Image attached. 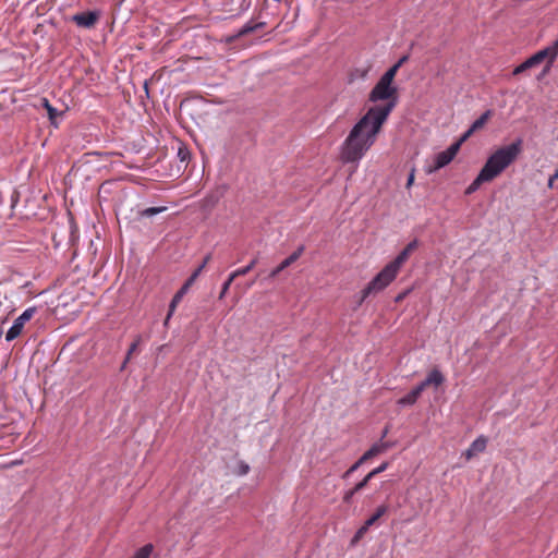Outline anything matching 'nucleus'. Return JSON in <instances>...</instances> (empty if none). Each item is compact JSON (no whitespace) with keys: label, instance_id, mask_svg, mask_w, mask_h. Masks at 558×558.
<instances>
[{"label":"nucleus","instance_id":"14","mask_svg":"<svg viewBox=\"0 0 558 558\" xmlns=\"http://www.w3.org/2000/svg\"><path fill=\"white\" fill-rule=\"evenodd\" d=\"M422 392L423 391L418 389V386H415L409 393L398 400V404L401 407L413 405Z\"/></svg>","mask_w":558,"mask_h":558},{"label":"nucleus","instance_id":"27","mask_svg":"<svg viewBox=\"0 0 558 558\" xmlns=\"http://www.w3.org/2000/svg\"><path fill=\"white\" fill-rule=\"evenodd\" d=\"M236 277H232L231 278V274L229 275L228 279L223 282L222 287H221V291L219 293V299H223L227 294V292L229 291L230 289V286L231 283L233 282V280L235 279Z\"/></svg>","mask_w":558,"mask_h":558},{"label":"nucleus","instance_id":"12","mask_svg":"<svg viewBox=\"0 0 558 558\" xmlns=\"http://www.w3.org/2000/svg\"><path fill=\"white\" fill-rule=\"evenodd\" d=\"M186 287H181L175 294L173 295L170 304H169V311L167 314V317L163 322V325L167 327L169 324L170 318L172 317L178 304L182 301L183 296L186 294Z\"/></svg>","mask_w":558,"mask_h":558},{"label":"nucleus","instance_id":"31","mask_svg":"<svg viewBox=\"0 0 558 558\" xmlns=\"http://www.w3.org/2000/svg\"><path fill=\"white\" fill-rule=\"evenodd\" d=\"M388 462H383L379 466L375 468L374 470H372L368 475L374 478L377 474L384 472L387 470L388 468Z\"/></svg>","mask_w":558,"mask_h":558},{"label":"nucleus","instance_id":"18","mask_svg":"<svg viewBox=\"0 0 558 558\" xmlns=\"http://www.w3.org/2000/svg\"><path fill=\"white\" fill-rule=\"evenodd\" d=\"M493 111L490 109L483 112L472 124L471 128L476 132L484 128L488 119L492 117Z\"/></svg>","mask_w":558,"mask_h":558},{"label":"nucleus","instance_id":"26","mask_svg":"<svg viewBox=\"0 0 558 558\" xmlns=\"http://www.w3.org/2000/svg\"><path fill=\"white\" fill-rule=\"evenodd\" d=\"M43 106L47 109L51 123H54V119L58 114V110L53 108L47 98H43Z\"/></svg>","mask_w":558,"mask_h":558},{"label":"nucleus","instance_id":"2","mask_svg":"<svg viewBox=\"0 0 558 558\" xmlns=\"http://www.w3.org/2000/svg\"><path fill=\"white\" fill-rule=\"evenodd\" d=\"M522 138L496 149L486 160L482 172L490 180L499 177L510 165H512L522 151Z\"/></svg>","mask_w":558,"mask_h":558},{"label":"nucleus","instance_id":"24","mask_svg":"<svg viewBox=\"0 0 558 558\" xmlns=\"http://www.w3.org/2000/svg\"><path fill=\"white\" fill-rule=\"evenodd\" d=\"M399 70V64H393L390 69H388L380 77L387 82L393 84L395 76Z\"/></svg>","mask_w":558,"mask_h":558},{"label":"nucleus","instance_id":"43","mask_svg":"<svg viewBox=\"0 0 558 558\" xmlns=\"http://www.w3.org/2000/svg\"><path fill=\"white\" fill-rule=\"evenodd\" d=\"M129 361H126V357L124 359L122 365H121V369H124L126 364H128Z\"/></svg>","mask_w":558,"mask_h":558},{"label":"nucleus","instance_id":"38","mask_svg":"<svg viewBox=\"0 0 558 558\" xmlns=\"http://www.w3.org/2000/svg\"><path fill=\"white\" fill-rule=\"evenodd\" d=\"M414 175H415V168L411 169V172L409 174L408 181H407V189H410L414 182Z\"/></svg>","mask_w":558,"mask_h":558},{"label":"nucleus","instance_id":"44","mask_svg":"<svg viewBox=\"0 0 558 558\" xmlns=\"http://www.w3.org/2000/svg\"><path fill=\"white\" fill-rule=\"evenodd\" d=\"M388 433V429L386 428L384 432H383V437H385Z\"/></svg>","mask_w":558,"mask_h":558},{"label":"nucleus","instance_id":"29","mask_svg":"<svg viewBox=\"0 0 558 558\" xmlns=\"http://www.w3.org/2000/svg\"><path fill=\"white\" fill-rule=\"evenodd\" d=\"M371 480H372V477L367 474L362 481H360L359 483H356L354 485L355 490L357 493L363 490L367 486V484L369 483Z\"/></svg>","mask_w":558,"mask_h":558},{"label":"nucleus","instance_id":"6","mask_svg":"<svg viewBox=\"0 0 558 558\" xmlns=\"http://www.w3.org/2000/svg\"><path fill=\"white\" fill-rule=\"evenodd\" d=\"M459 151V144H451L446 150L438 153L434 158V163L425 168L427 174H432L449 165Z\"/></svg>","mask_w":558,"mask_h":558},{"label":"nucleus","instance_id":"16","mask_svg":"<svg viewBox=\"0 0 558 558\" xmlns=\"http://www.w3.org/2000/svg\"><path fill=\"white\" fill-rule=\"evenodd\" d=\"M410 254L411 253L403 248L393 260L388 263V265L399 274L402 265L408 260Z\"/></svg>","mask_w":558,"mask_h":558},{"label":"nucleus","instance_id":"23","mask_svg":"<svg viewBox=\"0 0 558 558\" xmlns=\"http://www.w3.org/2000/svg\"><path fill=\"white\" fill-rule=\"evenodd\" d=\"M166 209H167V207H165V206H161V207H149V208L140 210L138 211V217L140 218H144V217H148L149 218V217H153V216L158 215L160 213H163Z\"/></svg>","mask_w":558,"mask_h":558},{"label":"nucleus","instance_id":"40","mask_svg":"<svg viewBox=\"0 0 558 558\" xmlns=\"http://www.w3.org/2000/svg\"><path fill=\"white\" fill-rule=\"evenodd\" d=\"M474 456H475V452L471 451V447H469L464 452V457L466 460H471Z\"/></svg>","mask_w":558,"mask_h":558},{"label":"nucleus","instance_id":"37","mask_svg":"<svg viewBox=\"0 0 558 558\" xmlns=\"http://www.w3.org/2000/svg\"><path fill=\"white\" fill-rule=\"evenodd\" d=\"M558 179V168L555 170V172L549 177L548 179V187L549 189H553L554 187V182L555 180Z\"/></svg>","mask_w":558,"mask_h":558},{"label":"nucleus","instance_id":"41","mask_svg":"<svg viewBox=\"0 0 558 558\" xmlns=\"http://www.w3.org/2000/svg\"><path fill=\"white\" fill-rule=\"evenodd\" d=\"M408 59H409V57H408V56H403L402 58H400V59L398 60V62H397L396 64H399V68H400L404 62H407V61H408Z\"/></svg>","mask_w":558,"mask_h":558},{"label":"nucleus","instance_id":"32","mask_svg":"<svg viewBox=\"0 0 558 558\" xmlns=\"http://www.w3.org/2000/svg\"><path fill=\"white\" fill-rule=\"evenodd\" d=\"M248 472L250 465L244 461H240L238 464V475L243 476L246 475Z\"/></svg>","mask_w":558,"mask_h":558},{"label":"nucleus","instance_id":"1","mask_svg":"<svg viewBox=\"0 0 558 558\" xmlns=\"http://www.w3.org/2000/svg\"><path fill=\"white\" fill-rule=\"evenodd\" d=\"M390 113L391 107L386 109L368 108L341 143L339 147L340 160L343 163L357 165L375 144Z\"/></svg>","mask_w":558,"mask_h":558},{"label":"nucleus","instance_id":"33","mask_svg":"<svg viewBox=\"0 0 558 558\" xmlns=\"http://www.w3.org/2000/svg\"><path fill=\"white\" fill-rule=\"evenodd\" d=\"M355 494H357V492L355 490L354 487L349 490H345L343 494V502L350 504Z\"/></svg>","mask_w":558,"mask_h":558},{"label":"nucleus","instance_id":"34","mask_svg":"<svg viewBox=\"0 0 558 558\" xmlns=\"http://www.w3.org/2000/svg\"><path fill=\"white\" fill-rule=\"evenodd\" d=\"M140 343V339H136L129 348L128 350V353H126V361H130L131 359V355L133 354V352L137 349V345Z\"/></svg>","mask_w":558,"mask_h":558},{"label":"nucleus","instance_id":"8","mask_svg":"<svg viewBox=\"0 0 558 558\" xmlns=\"http://www.w3.org/2000/svg\"><path fill=\"white\" fill-rule=\"evenodd\" d=\"M388 511V506L386 505H380L379 507H377L375 513L368 518L364 524L355 532V534L353 535V537L351 538V542H350V545L351 546H355L362 538L363 536L367 533L368 529L380 518L383 517L386 512Z\"/></svg>","mask_w":558,"mask_h":558},{"label":"nucleus","instance_id":"25","mask_svg":"<svg viewBox=\"0 0 558 558\" xmlns=\"http://www.w3.org/2000/svg\"><path fill=\"white\" fill-rule=\"evenodd\" d=\"M365 462L364 458L361 457L356 462H354L343 474L342 478H349L363 463Z\"/></svg>","mask_w":558,"mask_h":558},{"label":"nucleus","instance_id":"17","mask_svg":"<svg viewBox=\"0 0 558 558\" xmlns=\"http://www.w3.org/2000/svg\"><path fill=\"white\" fill-rule=\"evenodd\" d=\"M410 254L411 253L403 248L393 260L388 263V265L399 274L402 265L408 260Z\"/></svg>","mask_w":558,"mask_h":558},{"label":"nucleus","instance_id":"22","mask_svg":"<svg viewBox=\"0 0 558 558\" xmlns=\"http://www.w3.org/2000/svg\"><path fill=\"white\" fill-rule=\"evenodd\" d=\"M154 550L153 544H146L137 549L131 558H149Z\"/></svg>","mask_w":558,"mask_h":558},{"label":"nucleus","instance_id":"35","mask_svg":"<svg viewBox=\"0 0 558 558\" xmlns=\"http://www.w3.org/2000/svg\"><path fill=\"white\" fill-rule=\"evenodd\" d=\"M210 259V255H207L203 263L193 271V272H197V277L199 276V274L202 272V270L205 268V266L207 265V263L209 262Z\"/></svg>","mask_w":558,"mask_h":558},{"label":"nucleus","instance_id":"19","mask_svg":"<svg viewBox=\"0 0 558 558\" xmlns=\"http://www.w3.org/2000/svg\"><path fill=\"white\" fill-rule=\"evenodd\" d=\"M486 446H487V438L483 435L478 436L470 445L471 451H474L475 454L484 452L486 449Z\"/></svg>","mask_w":558,"mask_h":558},{"label":"nucleus","instance_id":"15","mask_svg":"<svg viewBox=\"0 0 558 558\" xmlns=\"http://www.w3.org/2000/svg\"><path fill=\"white\" fill-rule=\"evenodd\" d=\"M485 182H492L484 172L480 171L477 177L473 180V182L466 187L465 194L471 195L475 193L480 186Z\"/></svg>","mask_w":558,"mask_h":558},{"label":"nucleus","instance_id":"21","mask_svg":"<svg viewBox=\"0 0 558 558\" xmlns=\"http://www.w3.org/2000/svg\"><path fill=\"white\" fill-rule=\"evenodd\" d=\"M257 264V258H253L246 266L235 269L231 272L232 277H240L247 275Z\"/></svg>","mask_w":558,"mask_h":558},{"label":"nucleus","instance_id":"30","mask_svg":"<svg viewBox=\"0 0 558 558\" xmlns=\"http://www.w3.org/2000/svg\"><path fill=\"white\" fill-rule=\"evenodd\" d=\"M475 131L470 126L463 134L462 136L457 141L454 142L453 144H459V148L461 147V145L474 133Z\"/></svg>","mask_w":558,"mask_h":558},{"label":"nucleus","instance_id":"5","mask_svg":"<svg viewBox=\"0 0 558 558\" xmlns=\"http://www.w3.org/2000/svg\"><path fill=\"white\" fill-rule=\"evenodd\" d=\"M557 57L558 54L554 53V49L551 48V46H548L544 49L538 50L533 56L527 58L524 62L515 66L513 69L512 74L519 75L525 72L526 70L541 64L545 59H548L547 66L545 69V72H548Z\"/></svg>","mask_w":558,"mask_h":558},{"label":"nucleus","instance_id":"36","mask_svg":"<svg viewBox=\"0 0 558 558\" xmlns=\"http://www.w3.org/2000/svg\"><path fill=\"white\" fill-rule=\"evenodd\" d=\"M197 272H193L191 277L186 280V282L182 287H186V292L189 291L191 284L196 280Z\"/></svg>","mask_w":558,"mask_h":558},{"label":"nucleus","instance_id":"13","mask_svg":"<svg viewBox=\"0 0 558 558\" xmlns=\"http://www.w3.org/2000/svg\"><path fill=\"white\" fill-rule=\"evenodd\" d=\"M389 448V442L378 441L374 444L367 451H365L362 457L365 461H367L368 459L387 451Z\"/></svg>","mask_w":558,"mask_h":558},{"label":"nucleus","instance_id":"7","mask_svg":"<svg viewBox=\"0 0 558 558\" xmlns=\"http://www.w3.org/2000/svg\"><path fill=\"white\" fill-rule=\"evenodd\" d=\"M35 313L36 307H28L19 317H16L12 326L7 331L5 340L12 341L15 338H17L23 330L24 324L28 322L34 316Z\"/></svg>","mask_w":558,"mask_h":558},{"label":"nucleus","instance_id":"3","mask_svg":"<svg viewBox=\"0 0 558 558\" xmlns=\"http://www.w3.org/2000/svg\"><path fill=\"white\" fill-rule=\"evenodd\" d=\"M398 88L390 82L383 80L381 77L372 88L368 94V101L373 104H377L379 101H385L380 105H374L371 108H379L386 109L387 107H391V111L398 105Z\"/></svg>","mask_w":558,"mask_h":558},{"label":"nucleus","instance_id":"20","mask_svg":"<svg viewBox=\"0 0 558 558\" xmlns=\"http://www.w3.org/2000/svg\"><path fill=\"white\" fill-rule=\"evenodd\" d=\"M264 26H265L264 22H259V23L247 22L246 24H244L242 26V28L239 31L238 35L243 36V35L253 33L259 28H263Z\"/></svg>","mask_w":558,"mask_h":558},{"label":"nucleus","instance_id":"28","mask_svg":"<svg viewBox=\"0 0 558 558\" xmlns=\"http://www.w3.org/2000/svg\"><path fill=\"white\" fill-rule=\"evenodd\" d=\"M191 153L185 146H180L178 148V157L180 161L184 162L190 159Z\"/></svg>","mask_w":558,"mask_h":558},{"label":"nucleus","instance_id":"42","mask_svg":"<svg viewBox=\"0 0 558 558\" xmlns=\"http://www.w3.org/2000/svg\"><path fill=\"white\" fill-rule=\"evenodd\" d=\"M550 46L554 49V53L558 54V39L556 41H554L553 45H550Z\"/></svg>","mask_w":558,"mask_h":558},{"label":"nucleus","instance_id":"9","mask_svg":"<svg viewBox=\"0 0 558 558\" xmlns=\"http://www.w3.org/2000/svg\"><path fill=\"white\" fill-rule=\"evenodd\" d=\"M305 246L300 245L291 255H289L287 258H284L276 268H274L270 274L269 278L274 279L276 278L282 270L291 266L293 263H295L301 255L304 253Z\"/></svg>","mask_w":558,"mask_h":558},{"label":"nucleus","instance_id":"11","mask_svg":"<svg viewBox=\"0 0 558 558\" xmlns=\"http://www.w3.org/2000/svg\"><path fill=\"white\" fill-rule=\"evenodd\" d=\"M444 381H445V377H444L442 373L439 369L434 368L433 371H430L428 373L426 378L424 380H422L417 386H418V389L424 391L428 386L433 385L435 387H438Z\"/></svg>","mask_w":558,"mask_h":558},{"label":"nucleus","instance_id":"39","mask_svg":"<svg viewBox=\"0 0 558 558\" xmlns=\"http://www.w3.org/2000/svg\"><path fill=\"white\" fill-rule=\"evenodd\" d=\"M417 240H413L404 247L409 253H412L417 247Z\"/></svg>","mask_w":558,"mask_h":558},{"label":"nucleus","instance_id":"4","mask_svg":"<svg viewBox=\"0 0 558 558\" xmlns=\"http://www.w3.org/2000/svg\"><path fill=\"white\" fill-rule=\"evenodd\" d=\"M398 272L388 264L367 283L362 290L360 303L372 294H376L386 289L397 277Z\"/></svg>","mask_w":558,"mask_h":558},{"label":"nucleus","instance_id":"10","mask_svg":"<svg viewBox=\"0 0 558 558\" xmlns=\"http://www.w3.org/2000/svg\"><path fill=\"white\" fill-rule=\"evenodd\" d=\"M99 19L96 11H87L73 15L72 21L80 27L92 28Z\"/></svg>","mask_w":558,"mask_h":558}]
</instances>
